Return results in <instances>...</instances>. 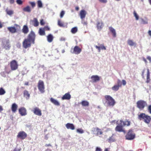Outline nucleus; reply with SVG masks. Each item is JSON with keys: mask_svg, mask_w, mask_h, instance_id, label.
<instances>
[{"mask_svg": "<svg viewBox=\"0 0 151 151\" xmlns=\"http://www.w3.org/2000/svg\"><path fill=\"white\" fill-rule=\"evenodd\" d=\"M36 35L34 32L31 31L27 36V38H25L22 43V47L26 49L30 47L32 44H35Z\"/></svg>", "mask_w": 151, "mask_h": 151, "instance_id": "nucleus-1", "label": "nucleus"}, {"mask_svg": "<svg viewBox=\"0 0 151 151\" xmlns=\"http://www.w3.org/2000/svg\"><path fill=\"white\" fill-rule=\"evenodd\" d=\"M105 100L103 101V102L105 105L108 106L113 107L116 104L115 100L111 96L106 95L104 96Z\"/></svg>", "mask_w": 151, "mask_h": 151, "instance_id": "nucleus-2", "label": "nucleus"}, {"mask_svg": "<svg viewBox=\"0 0 151 151\" xmlns=\"http://www.w3.org/2000/svg\"><path fill=\"white\" fill-rule=\"evenodd\" d=\"M138 119L140 120H143L145 123L148 125L149 127H151L150 123L151 120L150 116L146 114L145 113H141L138 115Z\"/></svg>", "mask_w": 151, "mask_h": 151, "instance_id": "nucleus-3", "label": "nucleus"}, {"mask_svg": "<svg viewBox=\"0 0 151 151\" xmlns=\"http://www.w3.org/2000/svg\"><path fill=\"white\" fill-rule=\"evenodd\" d=\"M147 105L146 102L143 100H140L138 101L137 102V107L140 110H143Z\"/></svg>", "mask_w": 151, "mask_h": 151, "instance_id": "nucleus-4", "label": "nucleus"}, {"mask_svg": "<svg viewBox=\"0 0 151 151\" xmlns=\"http://www.w3.org/2000/svg\"><path fill=\"white\" fill-rule=\"evenodd\" d=\"M37 87L38 90L42 93L45 92V87L44 82L42 80H39L38 83Z\"/></svg>", "mask_w": 151, "mask_h": 151, "instance_id": "nucleus-5", "label": "nucleus"}, {"mask_svg": "<svg viewBox=\"0 0 151 151\" xmlns=\"http://www.w3.org/2000/svg\"><path fill=\"white\" fill-rule=\"evenodd\" d=\"M135 137V134L133 133L132 129L129 130L125 136L126 139L131 140L133 139Z\"/></svg>", "mask_w": 151, "mask_h": 151, "instance_id": "nucleus-6", "label": "nucleus"}, {"mask_svg": "<svg viewBox=\"0 0 151 151\" xmlns=\"http://www.w3.org/2000/svg\"><path fill=\"white\" fill-rule=\"evenodd\" d=\"M10 64L11 70H15L18 69V65L17 62L15 60H13L11 61Z\"/></svg>", "mask_w": 151, "mask_h": 151, "instance_id": "nucleus-7", "label": "nucleus"}, {"mask_svg": "<svg viewBox=\"0 0 151 151\" xmlns=\"http://www.w3.org/2000/svg\"><path fill=\"white\" fill-rule=\"evenodd\" d=\"M17 137L21 139H24L27 137V134L24 131H21L18 133Z\"/></svg>", "mask_w": 151, "mask_h": 151, "instance_id": "nucleus-8", "label": "nucleus"}, {"mask_svg": "<svg viewBox=\"0 0 151 151\" xmlns=\"http://www.w3.org/2000/svg\"><path fill=\"white\" fill-rule=\"evenodd\" d=\"M14 26L15 27H9L7 28L8 30L11 33H14L17 32V29L16 28L18 27L19 28H20V27L19 25L15 24Z\"/></svg>", "mask_w": 151, "mask_h": 151, "instance_id": "nucleus-9", "label": "nucleus"}, {"mask_svg": "<svg viewBox=\"0 0 151 151\" xmlns=\"http://www.w3.org/2000/svg\"><path fill=\"white\" fill-rule=\"evenodd\" d=\"M2 45L3 47L6 50H9L11 47L9 40H6L3 41Z\"/></svg>", "mask_w": 151, "mask_h": 151, "instance_id": "nucleus-10", "label": "nucleus"}, {"mask_svg": "<svg viewBox=\"0 0 151 151\" xmlns=\"http://www.w3.org/2000/svg\"><path fill=\"white\" fill-rule=\"evenodd\" d=\"M32 111L36 115L39 116H41L42 115L41 111L38 107L34 108Z\"/></svg>", "mask_w": 151, "mask_h": 151, "instance_id": "nucleus-11", "label": "nucleus"}, {"mask_svg": "<svg viewBox=\"0 0 151 151\" xmlns=\"http://www.w3.org/2000/svg\"><path fill=\"white\" fill-rule=\"evenodd\" d=\"M19 112L22 116H25L27 114V110L24 107H21L19 109Z\"/></svg>", "mask_w": 151, "mask_h": 151, "instance_id": "nucleus-12", "label": "nucleus"}, {"mask_svg": "<svg viewBox=\"0 0 151 151\" xmlns=\"http://www.w3.org/2000/svg\"><path fill=\"white\" fill-rule=\"evenodd\" d=\"M123 126L120 125H118L116 127L115 130L116 131L119 132H123L124 133L126 132L123 129Z\"/></svg>", "mask_w": 151, "mask_h": 151, "instance_id": "nucleus-13", "label": "nucleus"}, {"mask_svg": "<svg viewBox=\"0 0 151 151\" xmlns=\"http://www.w3.org/2000/svg\"><path fill=\"white\" fill-rule=\"evenodd\" d=\"M81 50H82L81 48L78 46H76L74 48L73 52H72L76 54H78L81 52Z\"/></svg>", "mask_w": 151, "mask_h": 151, "instance_id": "nucleus-14", "label": "nucleus"}, {"mask_svg": "<svg viewBox=\"0 0 151 151\" xmlns=\"http://www.w3.org/2000/svg\"><path fill=\"white\" fill-rule=\"evenodd\" d=\"M97 28L99 31H100L104 26L103 23L101 20L97 21L96 23Z\"/></svg>", "mask_w": 151, "mask_h": 151, "instance_id": "nucleus-15", "label": "nucleus"}, {"mask_svg": "<svg viewBox=\"0 0 151 151\" xmlns=\"http://www.w3.org/2000/svg\"><path fill=\"white\" fill-rule=\"evenodd\" d=\"M99 46H98L97 45L95 46V47L98 50V51L99 52H100L101 51V49L102 50H106V47L104 46V45L103 44L100 45L99 44H98Z\"/></svg>", "mask_w": 151, "mask_h": 151, "instance_id": "nucleus-16", "label": "nucleus"}, {"mask_svg": "<svg viewBox=\"0 0 151 151\" xmlns=\"http://www.w3.org/2000/svg\"><path fill=\"white\" fill-rule=\"evenodd\" d=\"M99 46H98L97 45L95 46V47L98 50V51L99 52H100L101 51V49L102 50H106V47L104 46V45L103 44L100 45L99 44H98Z\"/></svg>", "mask_w": 151, "mask_h": 151, "instance_id": "nucleus-17", "label": "nucleus"}, {"mask_svg": "<svg viewBox=\"0 0 151 151\" xmlns=\"http://www.w3.org/2000/svg\"><path fill=\"white\" fill-rule=\"evenodd\" d=\"M71 95L69 92L65 93L62 97V100H69L71 98Z\"/></svg>", "mask_w": 151, "mask_h": 151, "instance_id": "nucleus-18", "label": "nucleus"}, {"mask_svg": "<svg viewBox=\"0 0 151 151\" xmlns=\"http://www.w3.org/2000/svg\"><path fill=\"white\" fill-rule=\"evenodd\" d=\"M91 79L93 82H96L100 80V78L97 75H93L91 76Z\"/></svg>", "mask_w": 151, "mask_h": 151, "instance_id": "nucleus-19", "label": "nucleus"}, {"mask_svg": "<svg viewBox=\"0 0 151 151\" xmlns=\"http://www.w3.org/2000/svg\"><path fill=\"white\" fill-rule=\"evenodd\" d=\"M65 126L68 129H70L72 130H73L75 129V126L73 124L68 123L65 125Z\"/></svg>", "mask_w": 151, "mask_h": 151, "instance_id": "nucleus-20", "label": "nucleus"}, {"mask_svg": "<svg viewBox=\"0 0 151 151\" xmlns=\"http://www.w3.org/2000/svg\"><path fill=\"white\" fill-rule=\"evenodd\" d=\"M86 12L84 10H82L80 11L79 15L80 16L81 18V19L84 18L86 16Z\"/></svg>", "mask_w": 151, "mask_h": 151, "instance_id": "nucleus-21", "label": "nucleus"}, {"mask_svg": "<svg viewBox=\"0 0 151 151\" xmlns=\"http://www.w3.org/2000/svg\"><path fill=\"white\" fill-rule=\"evenodd\" d=\"M120 124L123 126L125 125L129 126L130 124V122L128 120H126L125 121L120 120Z\"/></svg>", "mask_w": 151, "mask_h": 151, "instance_id": "nucleus-22", "label": "nucleus"}, {"mask_svg": "<svg viewBox=\"0 0 151 151\" xmlns=\"http://www.w3.org/2000/svg\"><path fill=\"white\" fill-rule=\"evenodd\" d=\"M18 107L17 105L14 103L12 104L11 108V110L13 113H15L17 110Z\"/></svg>", "mask_w": 151, "mask_h": 151, "instance_id": "nucleus-23", "label": "nucleus"}, {"mask_svg": "<svg viewBox=\"0 0 151 151\" xmlns=\"http://www.w3.org/2000/svg\"><path fill=\"white\" fill-rule=\"evenodd\" d=\"M109 29L112 34L113 36L114 37H116V33L115 29L111 27H109Z\"/></svg>", "mask_w": 151, "mask_h": 151, "instance_id": "nucleus-24", "label": "nucleus"}, {"mask_svg": "<svg viewBox=\"0 0 151 151\" xmlns=\"http://www.w3.org/2000/svg\"><path fill=\"white\" fill-rule=\"evenodd\" d=\"M94 131H96L97 132L96 134L97 135H101L103 134V132L98 127H96L94 128Z\"/></svg>", "mask_w": 151, "mask_h": 151, "instance_id": "nucleus-25", "label": "nucleus"}, {"mask_svg": "<svg viewBox=\"0 0 151 151\" xmlns=\"http://www.w3.org/2000/svg\"><path fill=\"white\" fill-rule=\"evenodd\" d=\"M22 30V32L24 34H27L29 32V28L26 25H24Z\"/></svg>", "mask_w": 151, "mask_h": 151, "instance_id": "nucleus-26", "label": "nucleus"}, {"mask_svg": "<svg viewBox=\"0 0 151 151\" xmlns=\"http://www.w3.org/2000/svg\"><path fill=\"white\" fill-rule=\"evenodd\" d=\"M23 94L24 97L27 99H29L30 95L27 91L25 90L24 91Z\"/></svg>", "mask_w": 151, "mask_h": 151, "instance_id": "nucleus-27", "label": "nucleus"}, {"mask_svg": "<svg viewBox=\"0 0 151 151\" xmlns=\"http://www.w3.org/2000/svg\"><path fill=\"white\" fill-rule=\"evenodd\" d=\"M150 70L149 69H147V80L146 81V83H149L150 80Z\"/></svg>", "mask_w": 151, "mask_h": 151, "instance_id": "nucleus-28", "label": "nucleus"}, {"mask_svg": "<svg viewBox=\"0 0 151 151\" xmlns=\"http://www.w3.org/2000/svg\"><path fill=\"white\" fill-rule=\"evenodd\" d=\"M81 104L83 106L88 107L89 106V103L86 101H82L81 102Z\"/></svg>", "mask_w": 151, "mask_h": 151, "instance_id": "nucleus-29", "label": "nucleus"}, {"mask_svg": "<svg viewBox=\"0 0 151 151\" xmlns=\"http://www.w3.org/2000/svg\"><path fill=\"white\" fill-rule=\"evenodd\" d=\"M47 40L49 42H51L53 41V37L51 34H49L47 36Z\"/></svg>", "mask_w": 151, "mask_h": 151, "instance_id": "nucleus-30", "label": "nucleus"}, {"mask_svg": "<svg viewBox=\"0 0 151 151\" xmlns=\"http://www.w3.org/2000/svg\"><path fill=\"white\" fill-rule=\"evenodd\" d=\"M50 100L51 102L53 103L54 105L57 106H59L60 105L59 102L55 100L53 98H51Z\"/></svg>", "mask_w": 151, "mask_h": 151, "instance_id": "nucleus-31", "label": "nucleus"}, {"mask_svg": "<svg viewBox=\"0 0 151 151\" xmlns=\"http://www.w3.org/2000/svg\"><path fill=\"white\" fill-rule=\"evenodd\" d=\"M33 25L35 27H37L39 25V22L37 18H34L32 21Z\"/></svg>", "mask_w": 151, "mask_h": 151, "instance_id": "nucleus-32", "label": "nucleus"}, {"mask_svg": "<svg viewBox=\"0 0 151 151\" xmlns=\"http://www.w3.org/2000/svg\"><path fill=\"white\" fill-rule=\"evenodd\" d=\"M39 33L40 35L43 36L45 35V30L44 29L40 28L39 31Z\"/></svg>", "mask_w": 151, "mask_h": 151, "instance_id": "nucleus-33", "label": "nucleus"}, {"mask_svg": "<svg viewBox=\"0 0 151 151\" xmlns=\"http://www.w3.org/2000/svg\"><path fill=\"white\" fill-rule=\"evenodd\" d=\"M115 141L116 139L114 137V136L113 134L111 137H109V138L108 139V142L109 143L115 142Z\"/></svg>", "mask_w": 151, "mask_h": 151, "instance_id": "nucleus-34", "label": "nucleus"}, {"mask_svg": "<svg viewBox=\"0 0 151 151\" xmlns=\"http://www.w3.org/2000/svg\"><path fill=\"white\" fill-rule=\"evenodd\" d=\"M127 43L130 46H135L136 44L132 40H128L127 41Z\"/></svg>", "mask_w": 151, "mask_h": 151, "instance_id": "nucleus-35", "label": "nucleus"}, {"mask_svg": "<svg viewBox=\"0 0 151 151\" xmlns=\"http://www.w3.org/2000/svg\"><path fill=\"white\" fill-rule=\"evenodd\" d=\"M6 12L7 14L11 16L14 13V11L12 10H9L8 9H6Z\"/></svg>", "mask_w": 151, "mask_h": 151, "instance_id": "nucleus-36", "label": "nucleus"}, {"mask_svg": "<svg viewBox=\"0 0 151 151\" xmlns=\"http://www.w3.org/2000/svg\"><path fill=\"white\" fill-rule=\"evenodd\" d=\"M23 10L24 11L27 12H31V9L30 7L27 6L23 8Z\"/></svg>", "mask_w": 151, "mask_h": 151, "instance_id": "nucleus-37", "label": "nucleus"}, {"mask_svg": "<svg viewBox=\"0 0 151 151\" xmlns=\"http://www.w3.org/2000/svg\"><path fill=\"white\" fill-rule=\"evenodd\" d=\"M119 86L115 85L112 87L111 88L112 90L116 91L119 89Z\"/></svg>", "mask_w": 151, "mask_h": 151, "instance_id": "nucleus-38", "label": "nucleus"}, {"mask_svg": "<svg viewBox=\"0 0 151 151\" xmlns=\"http://www.w3.org/2000/svg\"><path fill=\"white\" fill-rule=\"evenodd\" d=\"M78 31V29L77 27H74L71 30V32L73 34H75Z\"/></svg>", "mask_w": 151, "mask_h": 151, "instance_id": "nucleus-39", "label": "nucleus"}, {"mask_svg": "<svg viewBox=\"0 0 151 151\" xmlns=\"http://www.w3.org/2000/svg\"><path fill=\"white\" fill-rule=\"evenodd\" d=\"M76 132L80 134H83L84 132V131L82 129L79 128L76 129Z\"/></svg>", "mask_w": 151, "mask_h": 151, "instance_id": "nucleus-40", "label": "nucleus"}, {"mask_svg": "<svg viewBox=\"0 0 151 151\" xmlns=\"http://www.w3.org/2000/svg\"><path fill=\"white\" fill-rule=\"evenodd\" d=\"M37 6L39 8H42V4L41 1L40 0L37 1Z\"/></svg>", "mask_w": 151, "mask_h": 151, "instance_id": "nucleus-41", "label": "nucleus"}, {"mask_svg": "<svg viewBox=\"0 0 151 151\" xmlns=\"http://www.w3.org/2000/svg\"><path fill=\"white\" fill-rule=\"evenodd\" d=\"M6 93L4 89L1 88H0V95H3L4 94Z\"/></svg>", "mask_w": 151, "mask_h": 151, "instance_id": "nucleus-42", "label": "nucleus"}, {"mask_svg": "<svg viewBox=\"0 0 151 151\" xmlns=\"http://www.w3.org/2000/svg\"><path fill=\"white\" fill-rule=\"evenodd\" d=\"M58 25L60 27H63V23L60 20H58Z\"/></svg>", "mask_w": 151, "mask_h": 151, "instance_id": "nucleus-43", "label": "nucleus"}, {"mask_svg": "<svg viewBox=\"0 0 151 151\" xmlns=\"http://www.w3.org/2000/svg\"><path fill=\"white\" fill-rule=\"evenodd\" d=\"M133 14H134V16L136 18V19L137 20L139 19V16L137 14V13L135 11H134L133 12Z\"/></svg>", "mask_w": 151, "mask_h": 151, "instance_id": "nucleus-44", "label": "nucleus"}, {"mask_svg": "<svg viewBox=\"0 0 151 151\" xmlns=\"http://www.w3.org/2000/svg\"><path fill=\"white\" fill-rule=\"evenodd\" d=\"M142 22L143 24H146L148 23L147 20V19H141Z\"/></svg>", "mask_w": 151, "mask_h": 151, "instance_id": "nucleus-45", "label": "nucleus"}, {"mask_svg": "<svg viewBox=\"0 0 151 151\" xmlns=\"http://www.w3.org/2000/svg\"><path fill=\"white\" fill-rule=\"evenodd\" d=\"M16 2L17 4L19 5L22 4L23 2L22 0H17Z\"/></svg>", "mask_w": 151, "mask_h": 151, "instance_id": "nucleus-46", "label": "nucleus"}, {"mask_svg": "<svg viewBox=\"0 0 151 151\" xmlns=\"http://www.w3.org/2000/svg\"><path fill=\"white\" fill-rule=\"evenodd\" d=\"M117 85L119 86V87H121L122 86V83H121V81L118 80L117 81Z\"/></svg>", "mask_w": 151, "mask_h": 151, "instance_id": "nucleus-47", "label": "nucleus"}, {"mask_svg": "<svg viewBox=\"0 0 151 151\" xmlns=\"http://www.w3.org/2000/svg\"><path fill=\"white\" fill-rule=\"evenodd\" d=\"M43 29L45 31H49L50 30V28L48 26H45Z\"/></svg>", "mask_w": 151, "mask_h": 151, "instance_id": "nucleus-48", "label": "nucleus"}, {"mask_svg": "<svg viewBox=\"0 0 151 151\" xmlns=\"http://www.w3.org/2000/svg\"><path fill=\"white\" fill-rule=\"evenodd\" d=\"M65 14V12L63 11H62L60 13V17L61 18H62Z\"/></svg>", "mask_w": 151, "mask_h": 151, "instance_id": "nucleus-49", "label": "nucleus"}, {"mask_svg": "<svg viewBox=\"0 0 151 151\" xmlns=\"http://www.w3.org/2000/svg\"><path fill=\"white\" fill-rule=\"evenodd\" d=\"M32 7L33 8L35 6V4L34 2H31L29 3Z\"/></svg>", "mask_w": 151, "mask_h": 151, "instance_id": "nucleus-50", "label": "nucleus"}, {"mask_svg": "<svg viewBox=\"0 0 151 151\" xmlns=\"http://www.w3.org/2000/svg\"><path fill=\"white\" fill-rule=\"evenodd\" d=\"M40 24L41 25H43L45 24V23L43 19H41L40 20Z\"/></svg>", "mask_w": 151, "mask_h": 151, "instance_id": "nucleus-51", "label": "nucleus"}, {"mask_svg": "<svg viewBox=\"0 0 151 151\" xmlns=\"http://www.w3.org/2000/svg\"><path fill=\"white\" fill-rule=\"evenodd\" d=\"M145 70L144 69L142 72V78L143 79H144L145 78L144 74V73L145 72Z\"/></svg>", "mask_w": 151, "mask_h": 151, "instance_id": "nucleus-52", "label": "nucleus"}, {"mask_svg": "<svg viewBox=\"0 0 151 151\" xmlns=\"http://www.w3.org/2000/svg\"><path fill=\"white\" fill-rule=\"evenodd\" d=\"M99 1L101 3H106L107 2V0H99Z\"/></svg>", "mask_w": 151, "mask_h": 151, "instance_id": "nucleus-53", "label": "nucleus"}, {"mask_svg": "<svg viewBox=\"0 0 151 151\" xmlns=\"http://www.w3.org/2000/svg\"><path fill=\"white\" fill-rule=\"evenodd\" d=\"M148 110L149 112L151 114V105L149 106L148 107Z\"/></svg>", "mask_w": 151, "mask_h": 151, "instance_id": "nucleus-54", "label": "nucleus"}, {"mask_svg": "<svg viewBox=\"0 0 151 151\" xmlns=\"http://www.w3.org/2000/svg\"><path fill=\"white\" fill-rule=\"evenodd\" d=\"M95 151H102V150L99 147H96Z\"/></svg>", "mask_w": 151, "mask_h": 151, "instance_id": "nucleus-55", "label": "nucleus"}, {"mask_svg": "<svg viewBox=\"0 0 151 151\" xmlns=\"http://www.w3.org/2000/svg\"><path fill=\"white\" fill-rule=\"evenodd\" d=\"M122 82L123 85L125 86L126 85V82L125 80H122Z\"/></svg>", "mask_w": 151, "mask_h": 151, "instance_id": "nucleus-56", "label": "nucleus"}, {"mask_svg": "<svg viewBox=\"0 0 151 151\" xmlns=\"http://www.w3.org/2000/svg\"><path fill=\"white\" fill-rule=\"evenodd\" d=\"M10 4H13L14 2V0H9Z\"/></svg>", "mask_w": 151, "mask_h": 151, "instance_id": "nucleus-57", "label": "nucleus"}, {"mask_svg": "<svg viewBox=\"0 0 151 151\" xmlns=\"http://www.w3.org/2000/svg\"><path fill=\"white\" fill-rule=\"evenodd\" d=\"M147 58L150 61V63H151V57L150 56H147Z\"/></svg>", "mask_w": 151, "mask_h": 151, "instance_id": "nucleus-58", "label": "nucleus"}, {"mask_svg": "<svg viewBox=\"0 0 151 151\" xmlns=\"http://www.w3.org/2000/svg\"><path fill=\"white\" fill-rule=\"evenodd\" d=\"M21 150V149H19L17 150L15 148L14 150L13 151H20Z\"/></svg>", "mask_w": 151, "mask_h": 151, "instance_id": "nucleus-59", "label": "nucleus"}, {"mask_svg": "<svg viewBox=\"0 0 151 151\" xmlns=\"http://www.w3.org/2000/svg\"><path fill=\"white\" fill-rule=\"evenodd\" d=\"M45 147H49V146H52V145L51 144H46L45 145Z\"/></svg>", "mask_w": 151, "mask_h": 151, "instance_id": "nucleus-60", "label": "nucleus"}, {"mask_svg": "<svg viewBox=\"0 0 151 151\" xmlns=\"http://www.w3.org/2000/svg\"><path fill=\"white\" fill-rule=\"evenodd\" d=\"M3 110V107L2 106L0 105V112L2 111Z\"/></svg>", "mask_w": 151, "mask_h": 151, "instance_id": "nucleus-61", "label": "nucleus"}, {"mask_svg": "<svg viewBox=\"0 0 151 151\" xmlns=\"http://www.w3.org/2000/svg\"><path fill=\"white\" fill-rule=\"evenodd\" d=\"M143 61L146 63H147V61L146 60V59L145 58H143Z\"/></svg>", "mask_w": 151, "mask_h": 151, "instance_id": "nucleus-62", "label": "nucleus"}, {"mask_svg": "<svg viewBox=\"0 0 151 151\" xmlns=\"http://www.w3.org/2000/svg\"><path fill=\"white\" fill-rule=\"evenodd\" d=\"M148 33L149 35H150V36H151V30H149L148 32Z\"/></svg>", "mask_w": 151, "mask_h": 151, "instance_id": "nucleus-63", "label": "nucleus"}, {"mask_svg": "<svg viewBox=\"0 0 151 151\" xmlns=\"http://www.w3.org/2000/svg\"><path fill=\"white\" fill-rule=\"evenodd\" d=\"M75 9L76 10L78 11L79 10V7L78 6H76V7H75Z\"/></svg>", "mask_w": 151, "mask_h": 151, "instance_id": "nucleus-64", "label": "nucleus"}]
</instances>
